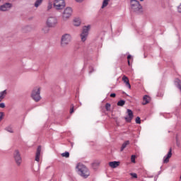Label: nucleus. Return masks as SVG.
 <instances>
[{
  "label": "nucleus",
  "instance_id": "27",
  "mask_svg": "<svg viewBox=\"0 0 181 181\" xmlns=\"http://www.w3.org/2000/svg\"><path fill=\"white\" fill-rule=\"evenodd\" d=\"M6 131L10 132V134H13V129H12L11 127H6Z\"/></svg>",
  "mask_w": 181,
  "mask_h": 181
},
{
  "label": "nucleus",
  "instance_id": "24",
  "mask_svg": "<svg viewBox=\"0 0 181 181\" xmlns=\"http://www.w3.org/2000/svg\"><path fill=\"white\" fill-rule=\"evenodd\" d=\"M117 105L119 107H124V105H125V100H119L118 103H117Z\"/></svg>",
  "mask_w": 181,
  "mask_h": 181
},
{
  "label": "nucleus",
  "instance_id": "11",
  "mask_svg": "<svg viewBox=\"0 0 181 181\" xmlns=\"http://www.w3.org/2000/svg\"><path fill=\"white\" fill-rule=\"evenodd\" d=\"M172 158V148L169 149L168 154L164 156L163 163H169V159Z\"/></svg>",
  "mask_w": 181,
  "mask_h": 181
},
{
  "label": "nucleus",
  "instance_id": "39",
  "mask_svg": "<svg viewBox=\"0 0 181 181\" xmlns=\"http://www.w3.org/2000/svg\"><path fill=\"white\" fill-rule=\"evenodd\" d=\"M94 165H100V163H98V162H97V163H94Z\"/></svg>",
  "mask_w": 181,
  "mask_h": 181
},
{
  "label": "nucleus",
  "instance_id": "12",
  "mask_svg": "<svg viewBox=\"0 0 181 181\" xmlns=\"http://www.w3.org/2000/svg\"><path fill=\"white\" fill-rule=\"evenodd\" d=\"M11 7L12 4L9 3H6L4 5L1 6L0 11H3L4 12H5V11H9V9H11Z\"/></svg>",
  "mask_w": 181,
  "mask_h": 181
},
{
  "label": "nucleus",
  "instance_id": "33",
  "mask_svg": "<svg viewBox=\"0 0 181 181\" xmlns=\"http://www.w3.org/2000/svg\"><path fill=\"white\" fill-rule=\"evenodd\" d=\"M0 108H5V103H0Z\"/></svg>",
  "mask_w": 181,
  "mask_h": 181
},
{
  "label": "nucleus",
  "instance_id": "32",
  "mask_svg": "<svg viewBox=\"0 0 181 181\" xmlns=\"http://www.w3.org/2000/svg\"><path fill=\"white\" fill-rule=\"evenodd\" d=\"M74 112V106L72 105V107L70 109V114H73Z\"/></svg>",
  "mask_w": 181,
  "mask_h": 181
},
{
  "label": "nucleus",
  "instance_id": "21",
  "mask_svg": "<svg viewBox=\"0 0 181 181\" xmlns=\"http://www.w3.org/2000/svg\"><path fill=\"white\" fill-rule=\"evenodd\" d=\"M74 26H80L81 25V21L78 18H76L74 20Z\"/></svg>",
  "mask_w": 181,
  "mask_h": 181
},
{
  "label": "nucleus",
  "instance_id": "35",
  "mask_svg": "<svg viewBox=\"0 0 181 181\" xmlns=\"http://www.w3.org/2000/svg\"><path fill=\"white\" fill-rule=\"evenodd\" d=\"M94 71V68H91L90 71H89V74H91Z\"/></svg>",
  "mask_w": 181,
  "mask_h": 181
},
{
  "label": "nucleus",
  "instance_id": "7",
  "mask_svg": "<svg viewBox=\"0 0 181 181\" xmlns=\"http://www.w3.org/2000/svg\"><path fill=\"white\" fill-rule=\"evenodd\" d=\"M90 30V25L84 26L83 28L82 32L80 35L81 42H86L87 37H88V32Z\"/></svg>",
  "mask_w": 181,
  "mask_h": 181
},
{
  "label": "nucleus",
  "instance_id": "6",
  "mask_svg": "<svg viewBox=\"0 0 181 181\" xmlns=\"http://www.w3.org/2000/svg\"><path fill=\"white\" fill-rule=\"evenodd\" d=\"M58 21L55 16H49L46 21V25L48 28H56Z\"/></svg>",
  "mask_w": 181,
  "mask_h": 181
},
{
  "label": "nucleus",
  "instance_id": "31",
  "mask_svg": "<svg viewBox=\"0 0 181 181\" xmlns=\"http://www.w3.org/2000/svg\"><path fill=\"white\" fill-rule=\"evenodd\" d=\"M4 112H0V122L2 121V119L4 118Z\"/></svg>",
  "mask_w": 181,
  "mask_h": 181
},
{
  "label": "nucleus",
  "instance_id": "20",
  "mask_svg": "<svg viewBox=\"0 0 181 181\" xmlns=\"http://www.w3.org/2000/svg\"><path fill=\"white\" fill-rule=\"evenodd\" d=\"M128 145H129V141H126L122 146L120 151L122 152V151H124V149H125L127 148V146H128Z\"/></svg>",
  "mask_w": 181,
  "mask_h": 181
},
{
  "label": "nucleus",
  "instance_id": "26",
  "mask_svg": "<svg viewBox=\"0 0 181 181\" xmlns=\"http://www.w3.org/2000/svg\"><path fill=\"white\" fill-rule=\"evenodd\" d=\"M105 108L107 111H111V104L106 103Z\"/></svg>",
  "mask_w": 181,
  "mask_h": 181
},
{
  "label": "nucleus",
  "instance_id": "41",
  "mask_svg": "<svg viewBox=\"0 0 181 181\" xmlns=\"http://www.w3.org/2000/svg\"><path fill=\"white\" fill-rule=\"evenodd\" d=\"M141 2H142V1H144V0H140Z\"/></svg>",
  "mask_w": 181,
  "mask_h": 181
},
{
  "label": "nucleus",
  "instance_id": "2",
  "mask_svg": "<svg viewBox=\"0 0 181 181\" xmlns=\"http://www.w3.org/2000/svg\"><path fill=\"white\" fill-rule=\"evenodd\" d=\"M40 87L36 86L31 92V98H33L35 103H39V101L42 100V96H40Z\"/></svg>",
  "mask_w": 181,
  "mask_h": 181
},
{
  "label": "nucleus",
  "instance_id": "36",
  "mask_svg": "<svg viewBox=\"0 0 181 181\" xmlns=\"http://www.w3.org/2000/svg\"><path fill=\"white\" fill-rule=\"evenodd\" d=\"M115 96H116V95H115V93H111L110 94V97H112V98H115Z\"/></svg>",
  "mask_w": 181,
  "mask_h": 181
},
{
  "label": "nucleus",
  "instance_id": "19",
  "mask_svg": "<svg viewBox=\"0 0 181 181\" xmlns=\"http://www.w3.org/2000/svg\"><path fill=\"white\" fill-rule=\"evenodd\" d=\"M110 0H103L101 8L104 9V8H106V6H108V4L110 3Z\"/></svg>",
  "mask_w": 181,
  "mask_h": 181
},
{
  "label": "nucleus",
  "instance_id": "38",
  "mask_svg": "<svg viewBox=\"0 0 181 181\" xmlns=\"http://www.w3.org/2000/svg\"><path fill=\"white\" fill-rule=\"evenodd\" d=\"M131 57H132L131 55H128V56H127L128 60H129V59H131Z\"/></svg>",
  "mask_w": 181,
  "mask_h": 181
},
{
  "label": "nucleus",
  "instance_id": "30",
  "mask_svg": "<svg viewBox=\"0 0 181 181\" xmlns=\"http://www.w3.org/2000/svg\"><path fill=\"white\" fill-rule=\"evenodd\" d=\"M130 175L134 179H136V177H138V175H136V173H130Z\"/></svg>",
  "mask_w": 181,
  "mask_h": 181
},
{
  "label": "nucleus",
  "instance_id": "8",
  "mask_svg": "<svg viewBox=\"0 0 181 181\" xmlns=\"http://www.w3.org/2000/svg\"><path fill=\"white\" fill-rule=\"evenodd\" d=\"M73 9H71V7H66L62 13L63 21H67L69 18H70L71 17Z\"/></svg>",
  "mask_w": 181,
  "mask_h": 181
},
{
  "label": "nucleus",
  "instance_id": "42",
  "mask_svg": "<svg viewBox=\"0 0 181 181\" xmlns=\"http://www.w3.org/2000/svg\"><path fill=\"white\" fill-rule=\"evenodd\" d=\"M27 181H30V180H28Z\"/></svg>",
  "mask_w": 181,
  "mask_h": 181
},
{
  "label": "nucleus",
  "instance_id": "34",
  "mask_svg": "<svg viewBox=\"0 0 181 181\" xmlns=\"http://www.w3.org/2000/svg\"><path fill=\"white\" fill-rule=\"evenodd\" d=\"M52 8V4L49 3L48 6H47V9L48 11H49V9Z\"/></svg>",
  "mask_w": 181,
  "mask_h": 181
},
{
  "label": "nucleus",
  "instance_id": "10",
  "mask_svg": "<svg viewBox=\"0 0 181 181\" xmlns=\"http://www.w3.org/2000/svg\"><path fill=\"white\" fill-rule=\"evenodd\" d=\"M127 114L128 117H124V119L127 122H131L134 118V112H132V110L127 109Z\"/></svg>",
  "mask_w": 181,
  "mask_h": 181
},
{
  "label": "nucleus",
  "instance_id": "1",
  "mask_svg": "<svg viewBox=\"0 0 181 181\" xmlns=\"http://www.w3.org/2000/svg\"><path fill=\"white\" fill-rule=\"evenodd\" d=\"M76 169L78 170V175H80V176L84 179H87V177L90 176V171L88 170V168H87V167H86V165L83 164L78 163L76 165Z\"/></svg>",
  "mask_w": 181,
  "mask_h": 181
},
{
  "label": "nucleus",
  "instance_id": "37",
  "mask_svg": "<svg viewBox=\"0 0 181 181\" xmlns=\"http://www.w3.org/2000/svg\"><path fill=\"white\" fill-rule=\"evenodd\" d=\"M76 2H79V3H81V2H83V1H84V0H75Z\"/></svg>",
  "mask_w": 181,
  "mask_h": 181
},
{
  "label": "nucleus",
  "instance_id": "14",
  "mask_svg": "<svg viewBox=\"0 0 181 181\" xmlns=\"http://www.w3.org/2000/svg\"><path fill=\"white\" fill-rule=\"evenodd\" d=\"M120 163H121L119 161H111L109 163V166L112 168V169H115V168H118V166H119Z\"/></svg>",
  "mask_w": 181,
  "mask_h": 181
},
{
  "label": "nucleus",
  "instance_id": "16",
  "mask_svg": "<svg viewBox=\"0 0 181 181\" xmlns=\"http://www.w3.org/2000/svg\"><path fill=\"white\" fill-rule=\"evenodd\" d=\"M151 101V98L148 95H144L143 98V105H146Z\"/></svg>",
  "mask_w": 181,
  "mask_h": 181
},
{
  "label": "nucleus",
  "instance_id": "4",
  "mask_svg": "<svg viewBox=\"0 0 181 181\" xmlns=\"http://www.w3.org/2000/svg\"><path fill=\"white\" fill-rule=\"evenodd\" d=\"M130 6L134 12H139L142 10V6H141L138 0H130Z\"/></svg>",
  "mask_w": 181,
  "mask_h": 181
},
{
  "label": "nucleus",
  "instance_id": "18",
  "mask_svg": "<svg viewBox=\"0 0 181 181\" xmlns=\"http://www.w3.org/2000/svg\"><path fill=\"white\" fill-rule=\"evenodd\" d=\"M50 27H49V25H45L42 28V32L43 33H49V30H50Z\"/></svg>",
  "mask_w": 181,
  "mask_h": 181
},
{
  "label": "nucleus",
  "instance_id": "25",
  "mask_svg": "<svg viewBox=\"0 0 181 181\" xmlns=\"http://www.w3.org/2000/svg\"><path fill=\"white\" fill-rule=\"evenodd\" d=\"M175 84H177L178 88H180V86H181V81L177 78L175 80Z\"/></svg>",
  "mask_w": 181,
  "mask_h": 181
},
{
  "label": "nucleus",
  "instance_id": "40",
  "mask_svg": "<svg viewBox=\"0 0 181 181\" xmlns=\"http://www.w3.org/2000/svg\"><path fill=\"white\" fill-rule=\"evenodd\" d=\"M128 64L129 66H131V63L129 62V60H128Z\"/></svg>",
  "mask_w": 181,
  "mask_h": 181
},
{
  "label": "nucleus",
  "instance_id": "29",
  "mask_svg": "<svg viewBox=\"0 0 181 181\" xmlns=\"http://www.w3.org/2000/svg\"><path fill=\"white\" fill-rule=\"evenodd\" d=\"M136 124H141V118L139 117L136 118Z\"/></svg>",
  "mask_w": 181,
  "mask_h": 181
},
{
  "label": "nucleus",
  "instance_id": "28",
  "mask_svg": "<svg viewBox=\"0 0 181 181\" xmlns=\"http://www.w3.org/2000/svg\"><path fill=\"white\" fill-rule=\"evenodd\" d=\"M135 158H136L135 155H132L131 157V160L133 163H135Z\"/></svg>",
  "mask_w": 181,
  "mask_h": 181
},
{
  "label": "nucleus",
  "instance_id": "15",
  "mask_svg": "<svg viewBox=\"0 0 181 181\" xmlns=\"http://www.w3.org/2000/svg\"><path fill=\"white\" fill-rule=\"evenodd\" d=\"M122 81L126 83L127 87L128 88L131 89V84L129 83V79L127 77V76H122Z\"/></svg>",
  "mask_w": 181,
  "mask_h": 181
},
{
  "label": "nucleus",
  "instance_id": "23",
  "mask_svg": "<svg viewBox=\"0 0 181 181\" xmlns=\"http://www.w3.org/2000/svg\"><path fill=\"white\" fill-rule=\"evenodd\" d=\"M43 2V0H37L35 3V8H38L39 6Z\"/></svg>",
  "mask_w": 181,
  "mask_h": 181
},
{
  "label": "nucleus",
  "instance_id": "17",
  "mask_svg": "<svg viewBox=\"0 0 181 181\" xmlns=\"http://www.w3.org/2000/svg\"><path fill=\"white\" fill-rule=\"evenodd\" d=\"M6 94H8V91L6 90H4L1 92H0V103L6 97Z\"/></svg>",
  "mask_w": 181,
  "mask_h": 181
},
{
  "label": "nucleus",
  "instance_id": "3",
  "mask_svg": "<svg viewBox=\"0 0 181 181\" xmlns=\"http://www.w3.org/2000/svg\"><path fill=\"white\" fill-rule=\"evenodd\" d=\"M71 42V35L70 34H64L61 38V47H67Z\"/></svg>",
  "mask_w": 181,
  "mask_h": 181
},
{
  "label": "nucleus",
  "instance_id": "13",
  "mask_svg": "<svg viewBox=\"0 0 181 181\" xmlns=\"http://www.w3.org/2000/svg\"><path fill=\"white\" fill-rule=\"evenodd\" d=\"M40 152H42V146H39L37 148L36 155H35L36 162H39V160H40Z\"/></svg>",
  "mask_w": 181,
  "mask_h": 181
},
{
  "label": "nucleus",
  "instance_id": "9",
  "mask_svg": "<svg viewBox=\"0 0 181 181\" xmlns=\"http://www.w3.org/2000/svg\"><path fill=\"white\" fill-rule=\"evenodd\" d=\"M66 6L64 0H55L54 2V8L55 9H63Z\"/></svg>",
  "mask_w": 181,
  "mask_h": 181
},
{
  "label": "nucleus",
  "instance_id": "22",
  "mask_svg": "<svg viewBox=\"0 0 181 181\" xmlns=\"http://www.w3.org/2000/svg\"><path fill=\"white\" fill-rule=\"evenodd\" d=\"M61 156H62V158H70V153L66 151L65 153H62Z\"/></svg>",
  "mask_w": 181,
  "mask_h": 181
},
{
  "label": "nucleus",
  "instance_id": "5",
  "mask_svg": "<svg viewBox=\"0 0 181 181\" xmlns=\"http://www.w3.org/2000/svg\"><path fill=\"white\" fill-rule=\"evenodd\" d=\"M13 158L17 166H21V165H22V156L21 155L19 150L14 151Z\"/></svg>",
  "mask_w": 181,
  "mask_h": 181
}]
</instances>
